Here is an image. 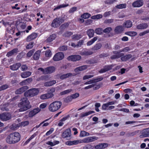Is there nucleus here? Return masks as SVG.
Wrapping results in <instances>:
<instances>
[{
  "label": "nucleus",
  "mask_w": 149,
  "mask_h": 149,
  "mask_svg": "<svg viewBox=\"0 0 149 149\" xmlns=\"http://www.w3.org/2000/svg\"><path fill=\"white\" fill-rule=\"evenodd\" d=\"M8 87V86L7 84L3 85L0 86V91L3 90H5Z\"/></svg>",
  "instance_id": "obj_50"
},
{
  "label": "nucleus",
  "mask_w": 149,
  "mask_h": 149,
  "mask_svg": "<svg viewBox=\"0 0 149 149\" xmlns=\"http://www.w3.org/2000/svg\"><path fill=\"white\" fill-rule=\"evenodd\" d=\"M112 30V28L111 27H107L103 30V32L106 33H109Z\"/></svg>",
  "instance_id": "obj_44"
},
{
  "label": "nucleus",
  "mask_w": 149,
  "mask_h": 149,
  "mask_svg": "<svg viewBox=\"0 0 149 149\" xmlns=\"http://www.w3.org/2000/svg\"><path fill=\"white\" fill-rule=\"evenodd\" d=\"M127 5L126 3L120 4L116 6V7L118 9H122L125 8L126 7Z\"/></svg>",
  "instance_id": "obj_35"
},
{
  "label": "nucleus",
  "mask_w": 149,
  "mask_h": 149,
  "mask_svg": "<svg viewBox=\"0 0 149 149\" xmlns=\"http://www.w3.org/2000/svg\"><path fill=\"white\" fill-rule=\"evenodd\" d=\"M127 34L131 36H134L137 35V33L134 31H130L127 32Z\"/></svg>",
  "instance_id": "obj_45"
},
{
  "label": "nucleus",
  "mask_w": 149,
  "mask_h": 149,
  "mask_svg": "<svg viewBox=\"0 0 149 149\" xmlns=\"http://www.w3.org/2000/svg\"><path fill=\"white\" fill-rule=\"evenodd\" d=\"M108 56V55L106 53H102L99 55V57L100 58H104L105 57H107Z\"/></svg>",
  "instance_id": "obj_59"
},
{
  "label": "nucleus",
  "mask_w": 149,
  "mask_h": 149,
  "mask_svg": "<svg viewBox=\"0 0 149 149\" xmlns=\"http://www.w3.org/2000/svg\"><path fill=\"white\" fill-rule=\"evenodd\" d=\"M94 148V147L90 144H88L83 147V149H93Z\"/></svg>",
  "instance_id": "obj_43"
},
{
  "label": "nucleus",
  "mask_w": 149,
  "mask_h": 149,
  "mask_svg": "<svg viewBox=\"0 0 149 149\" xmlns=\"http://www.w3.org/2000/svg\"><path fill=\"white\" fill-rule=\"evenodd\" d=\"M95 31L96 34L99 35L102 34L103 32L102 28H100L96 29Z\"/></svg>",
  "instance_id": "obj_34"
},
{
  "label": "nucleus",
  "mask_w": 149,
  "mask_h": 149,
  "mask_svg": "<svg viewBox=\"0 0 149 149\" xmlns=\"http://www.w3.org/2000/svg\"><path fill=\"white\" fill-rule=\"evenodd\" d=\"M46 94L47 96V99L52 98L54 96L53 93H46Z\"/></svg>",
  "instance_id": "obj_60"
},
{
  "label": "nucleus",
  "mask_w": 149,
  "mask_h": 149,
  "mask_svg": "<svg viewBox=\"0 0 149 149\" xmlns=\"http://www.w3.org/2000/svg\"><path fill=\"white\" fill-rule=\"evenodd\" d=\"M90 142H91L97 140L98 138L96 136H92L88 137Z\"/></svg>",
  "instance_id": "obj_47"
},
{
  "label": "nucleus",
  "mask_w": 149,
  "mask_h": 149,
  "mask_svg": "<svg viewBox=\"0 0 149 149\" xmlns=\"http://www.w3.org/2000/svg\"><path fill=\"white\" fill-rule=\"evenodd\" d=\"M58 50L60 51H64L67 49V47L65 45H63L60 46L58 48Z\"/></svg>",
  "instance_id": "obj_40"
},
{
  "label": "nucleus",
  "mask_w": 149,
  "mask_h": 149,
  "mask_svg": "<svg viewBox=\"0 0 149 149\" xmlns=\"http://www.w3.org/2000/svg\"><path fill=\"white\" fill-rule=\"evenodd\" d=\"M21 65L20 63H17L14 64L13 65H10V69L13 70H16L18 69Z\"/></svg>",
  "instance_id": "obj_17"
},
{
  "label": "nucleus",
  "mask_w": 149,
  "mask_h": 149,
  "mask_svg": "<svg viewBox=\"0 0 149 149\" xmlns=\"http://www.w3.org/2000/svg\"><path fill=\"white\" fill-rule=\"evenodd\" d=\"M81 37L80 35L76 34L73 36V38L75 40H78L81 38Z\"/></svg>",
  "instance_id": "obj_46"
},
{
  "label": "nucleus",
  "mask_w": 149,
  "mask_h": 149,
  "mask_svg": "<svg viewBox=\"0 0 149 149\" xmlns=\"http://www.w3.org/2000/svg\"><path fill=\"white\" fill-rule=\"evenodd\" d=\"M55 70V68L54 67L50 66L48 67L45 68L44 74H51L54 72Z\"/></svg>",
  "instance_id": "obj_13"
},
{
  "label": "nucleus",
  "mask_w": 149,
  "mask_h": 149,
  "mask_svg": "<svg viewBox=\"0 0 149 149\" xmlns=\"http://www.w3.org/2000/svg\"><path fill=\"white\" fill-rule=\"evenodd\" d=\"M132 22L129 20L125 21L123 24V26L127 28H129L132 26Z\"/></svg>",
  "instance_id": "obj_21"
},
{
  "label": "nucleus",
  "mask_w": 149,
  "mask_h": 149,
  "mask_svg": "<svg viewBox=\"0 0 149 149\" xmlns=\"http://www.w3.org/2000/svg\"><path fill=\"white\" fill-rule=\"evenodd\" d=\"M33 44H34V42H30L26 46V48L27 49H29L33 47Z\"/></svg>",
  "instance_id": "obj_49"
},
{
  "label": "nucleus",
  "mask_w": 149,
  "mask_h": 149,
  "mask_svg": "<svg viewBox=\"0 0 149 149\" xmlns=\"http://www.w3.org/2000/svg\"><path fill=\"white\" fill-rule=\"evenodd\" d=\"M88 67L87 65H83L77 67L75 69L74 71L75 72H77L86 69Z\"/></svg>",
  "instance_id": "obj_20"
},
{
  "label": "nucleus",
  "mask_w": 149,
  "mask_h": 149,
  "mask_svg": "<svg viewBox=\"0 0 149 149\" xmlns=\"http://www.w3.org/2000/svg\"><path fill=\"white\" fill-rule=\"evenodd\" d=\"M132 56L131 54H128L122 56L121 58V60L122 61H125L130 58Z\"/></svg>",
  "instance_id": "obj_27"
},
{
  "label": "nucleus",
  "mask_w": 149,
  "mask_h": 149,
  "mask_svg": "<svg viewBox=\"0 0 149 149\" xmlns=\"http://www.w3.org/2000/svg\"><path fill=\"white\" fill-rule=\"evenodd\" d=\"M72 99L71 96H68L65 98V101L66 102L68 103L71 102Z\"/></svg>",
  "instance_id": "obj_53"
},
{
  "label": "nucleus",
  "mask_w": 149,
  "mask_h": 149,
  "mask_svg": "<svg viewBox=\"0 0 149 149\" xmlns=\"http://www.w3.org/2000/svg\"><path fill=\"white\" fill-rule=\"evenodd\" d=\"M29 124V122L28 121H25L22 122L21 123V125L23 126H25L28 125Z\"/></svg>",
  "instance_id": "obj_62"
},
{
  "label": "nucleus",
  "mask_w": 149,
  "mask_h": 149,
  "mask_svg": "<svg viewBox=\"0 0 149 149\" xmlns=\"http://www.w3.org/2000/svg\"><path fill=\"white\" fill-rule=\"evenodd\" d=\"M93 22V20L91 19H88L86 20L85 22V25H88L91 24Z\"/></svg>",
  "instance_id": "obj_57"
},
{
  "label": "nucleus",
  "mask_w": 149,
  "mask_h": 149,
  "mask_svg": "<svg viewBox=\"0 0 149 149\" xmlns=\"http://www.w3.org/2000/svg\"><path fill=\"white\" fill-rule=\"evenodd\" d=\"M113 21V19H106L104 21V23L107 24V23H112Z\"/></svg>",
  "instance_id": "obj_54"
},
{
  "label": "nucleus",
  "mask_w": 149,
  "mask_h": 149,
  "mask_svg": "<svg viewBox=\"0 0 149 149\" xmlns=\"http://www.w3.org/2000/svg\"><path fill=\"white\" fill-rule=\"evenodd\" d=\"M102 45L101 43H99L95 44L92 48V49L93 51H96L100 49Z\"/></svg>",
  "instance_id": "obj_22"
},
{
  "label": "nucleus",
  "mask_w": 149,
  "mask_h": 149,
  "mask_svg": "<svg viewBox=\"0 0 149 149\" xmlns=\"http://www.w3.org/2000/svg\"><path fill=\"white\" fill-rule=\"evenodd\" d=\"M148 33H149V29L146 30L143 32H141L139 33V35L140 36H142Z\"/></svg>",
  "instance_id": "obj_51"
},
{
  "label": "nucleus",
  "mask_w": 149,
  "mask_h": 149,
  "mask_svg": "<svg viewBox=\"0 0 149 149\" xmlns=\"http://www.w3.org/2000/svg\"><path fill=\"white\" fill-rule=\"evenodd\" d=\"M20 102L18 104V106L20 108L18 110L19 112H23L30 109L31 107V106L30 104V102L28 100L26 97H23L20 100Z\"/></svg>",
  "instance_id": "obj_1"
},
{
  "label": "nucleus",
  "mask_w": 149,
  "mask_h": 149,
  "mask_svg": "<svg viewBox=\"0 0 149 149\" xmlns=\"http://www.w3.org/2000/svg\"><path fill=\"white\" fill-rule=\"evenodd\" d=\"M39 92L38 88H33L30 89L24 93V95L26 97H33L37 95Z\"/></svg>",
  "instance_id": "obj_4"
},
{
  "label": "nucleus",
  "mask_w": 149,
  "mask_h": 149,
  "mask_svg": "<svg viewBox=\"0 0 149 149\" xmlns=\"http://www.w3.org/2000/svg\"><path fill=\"white\" fill-rule=\"evenodd\" d=\"M62 105V102L59 101H55L49 105V109L52 112L55 111L59 109Z\"/></svg>",
  "instance_id": "obj_3"
},
{
  "label": "nucleus",
  "mask_w": 149,
  "mask_h": 149,
  "mask_svg": "<svg viewBox=\"0 0 149 149\" xmlns=\"http://www.w3.org/2000/svg\"><path fill=\"white\" fill-rule=\"evenodd\" d=\"M45 55L46 57H50L52 55L51 51L49 49L47 50L45 52Z\"/></svg>",
  "instance_id": "obj_48"
},
{
  "label": "nucleus",
  "mask_w": 149,
  "mask_h": 149,
  "mask_svg": "<svg viewBox=\"0 0 149 149\" xmlns=\"http://www.w3.org/2000/svg\"><path fill=\"white\" fill-rule=\"evenodd\" d=\"M81 58V56L79 55H71L68 57V59L72 61H78Z\"/></svg>",
  "instance_id": "obj_9"
},
{
  "label": "nucleus",
  "mask_w": 149,
  "mask_h": 149,
  "mask_svg": "<svg viewBox=\"0 0 149 149\" xmlns=\"http://www.w3.org/2000/svg\"><path fill=\"white\" fill-rule=\"evenodd\" d=\"M94 113L95 112L94 111H90L88 112L82 113L80 114V117L81 118H83Z\"/></svg>",
  "instance_id": "obj_29"
},
{
  "label": "nucleus",
  "mask_w": 149,
  "mask_h": 149,
  "mask_svg": "<svg viewBox=\"0 0 149 149\" xmlns=\"http://www.w3.org/2000/svg\"><path fill=\"white\" fill-rule=\"evenodd\" d=\"M97 37H95L92 39L91 40L88 41L87 43L88 46H90L94 42H95L97 40Z\"/></svg>",
  "instance_id": "obj_32"
},
{
  "label": "nucleus",
  "mask_w": 149,
  "mask_h": 149,
  "mask_svg": "<svg viewBox=\"0 0 149 149\" xmlns=\"http://www.w3.org/2000/svg\"><path fill=\"white\" fill-rule=\"evenodd\" d=\"M139 131V130H137L132 132H128L127 134V136L128 137L134 136L138 133Z\"/></svg>",
  "instance_id": "obj_36"
},
{
  "label": "nucleus",
  "mask_w": 149,
  "mask_h": 149,
  "mask_svg": "<svg viewBox=\"0 0 149 149\" xmlns=\"http://www.w3.org/2000/svg\"><path fill=\"white\" fill-rule=\"evenodd\" d=\"M56 35L54 34L50 35L46 40L47 42H50L55 39L56 38Z\"/></svg>",
  "instance_id": "obj_26"
},
{
  "label": "nucleus",
  "mask_w": 149,
  "mask_h": 149,
  "mask_svg": "<svg viewBox=\"0 0 149 149\" xmlns=\"http://www.w3.org/2000/svg\"><path fill=\"white\" fill-rule=\"evenodd\" d=\"M64 21L63 18L59 17L56 18L53 21L51 24L52 27L56 28L60 25Z\"/></svg>",
  "instance_id": "obj_5"
},
{
  "label": "nucleus",
  "mask_w": 149,
  "mask_h": 149,
  "mask_svg": "<svg viewBox=\"0 0 149 149\" xmlns=\"http://www.w3.org/2000/svg\"><path fill=\"white\" fill-rule=\"evenodd\" d=\"M71 135V130L70 129H68L63 132L62 136L63 138H67L70 137Z\"/></svg>",
  "instance_id": "obj_12"
},
{
  "label": "nucleus",
  "mask_w": 149,
  "mask_h": 149,
  "mask_svg": "<svg viewBox=\"0 0 149 149\" xmlns=\"http://www.w3.org/2000/svg\"><path fill=\"white\" fill-rule=\"evenodd\" d=\"M113 67V66L112 65H105L104 66V68L102 69L99 71V72L100 73H103L105 72L108 70H111Z\"/></svg>",
  "instance_id": "obj_14"
},
{
  "label": "nucleus",
  "mask_w": 149,
  "mask_h": 149,
  "mask_svg": "<svg viewBox=\"0 0 149 149\" xmlns=\"http://www.w3.org/2000/svg\"><path fill=\"white\" fill-rule=\"evenodd\" d=\"M12 118V115L9 112H4L0 113V119L3 121H6L10 120Z\"/></svg>",
  "instance_id": "obj_6"
},
{
  "label": "nucleus",
  "mask_w": 149,
  "mask_h": 149,
  "mask_svg": "<svg viewBox=\"0 0 149 149\" xmlns=\"http://www.w3.org/2000/svg\"><path fill=\"white\" fill-rule=\"evenodd\" d=\"M54 129L53 128H51L46 133V136H48L52 132L54 131Z\"/></svg>",
  "instance_id": "obj_63"
},
{
  "label": "nucleus",
  "mask_w": 149,
  "mask_h": 149,
  "mask_svg": "<svg viewBox=\"0 0 149 149\" xmlns=\"http://www.w3.org/2000/svg\"><path fill=\"white\" fill-rule=\"evenodd\" d=\"M72 34V33L71 32L66 31L63 33V36L68 37L70 36Z\"/></svg>",
  "instance_id": "obj_41"
},
{
  "label": "nucleus",
  "mask_w": 149,
  "mask_h": 149,
  "mask_svg": "<svg viewBox=\"0 0 149 149\" xmlns=\"http://www.w3.org/2000/svg\"><path fill=\"white\" fill-rule=\"evenodd\" d=\"M40 53L41 51L40 50H38L35 53L33 56L34 60H37L39 59Z\"/></svg>",
  "instance_id": "obj_24"
},
{
  "label": "nucleus",
  "mask_w": 149,
  "mask_h": 149,
  "mask_svg": "<svg viewBox=\"0 0 149 149\" xmlns=\"http://www.w3.org/2000/svg\"><path fill=\"white\" fill-rule=\"evenodd\" d=\"M79 93H76L74 94H72L70 96L71 97L72 99H74L78 97L79 96Z\"/></svg>",
  "instance_id": "obj_52"
},
{
  "label": "nucleus",
  "mask_w": 149,
  "mask_h": 149,
  "mask_svg": "<svg viewBox=\"0 0 149 149\" xmlns=\"http://www.w3.org/2000/svg\"><path fill=\"white\" fill-rule=\"evenodd\" d=\"M93 52L91 51H84L81 52V55L84 56H88L92 54Z\"/></svg>",
  "instance_id": "obj_31"
},
{
  "label": "nucleus",
  "mask_w": 149,
  "mask_h": 149,
  "mask_svg": "<svg viewBox=\"0 0 149 149\" xmlns=\"http://www.w3.org/2000/svg\"><path fill=\"white\" fill-rule=\"evenodd\" d=\"M68 6V4H67V5H64L63 4L62 5H60V6H58L56 7H55L54 9V11H55V10L60 9L61 8L63 7H65L67 6Z\"/></svg>",
  "instance_id": "obj_42"
},
{
  "label": "nucleus",
  "mask_w": 149,
  "mask_h": 149,
  "mask_svg": "<svg viewBox=\"0 0 149 149\" xmlns=\"http://www.w3.org/2000/svg\"><path fill=\"white\" fill-rule=\"evenodd\" d=\"M124 54L123 53L118 54V55H112L111 57V58L112 59H115L116 58H120Z\"/></svg>",
  "instance_id": "obj_33"
},
{
  "label": "nucleus",
  "mask_w": 149,
  "mask_h": 149,
  "mask_svg": "<svg viewBox=\"0 0 149 149\" xmlns=\"http://www.w3.org/2000/svg\"><path fill=\"white\" fill-rule=\"evenodd\" d=\"M72 91V89H69L66 90H65L63 91H62L60 93V95H63L65 94H66L70 93Z\"/></svg>",
  "instance_id": "obj_38"
},
{
  "label": "nucleus",
  "mask_w": 149,
  "mask_h": 149,
  "mask_svg": "<svg viewBox=\"0 0 149 149\" xmlns=\"http://www.w3.org/2000/svg\"><path fill=\"white\" fill-rule=\"evenodd\" d=\"M94 33V31L93 29H89L87 31V34L90 38L93 37Z\"/></svg>",
  "instance_id": "obj_28"
},
{
  "label": "nucleus",
  "mask_w": 149,
  "mask_h": 149,
  "mask_svg": "<svg viewBox=\"0 0 149 149\" xmlns=\"http://www.w3.org/2000/svg\"><path fill=\"white\" fill-rule=\"evenodd\" d=\"M34 50H32L29 52L27 54V56L28 57H30L34 52Z\"/></svg>",
  "instance_id": "obj_55"
},
{
  "label": "nucleus",
  "mask_w": 149,
  "mask_h": 149,
  "mask_svg": "<svg viewBox=\"0 0 149 149\" xmlns=\"http://www.w3.org/2000/svg\"><path fill=\"white\" fill-rule=\"evenodd\" d=\"M21 136L19 133L16 132L12 133L8 135L6 139V142L10 144L15 143L19 141Z\"/></svg>",
  "instance_id": "obj_2"
},
{
  "label": "nucleus",
  "mask_w": 149,
  "mask_h": 149,
  "mask_svg": "<svg viewBox=\"0 0 149 149\" xmlns=\"http://www.w3.org/2000/svg\"><path fill=\"white\" fill-rule=\"evenodd\" d=\"M64 57V55L62 52H59L56 53L53 58L55 61H58L62 59Z\"/></svg>",
  "instance_id": "obj_7"
},
{
  "label": "nucleus",
  "mask_w": 149,
  "mask_h": 149,
  "mask_svg": "<svg viewBox=\"0 0 149 149\" xmlns=\"http://www.w3.org/2000/svg\"><path fill=\"white\" fill-rule=\"evenodd\" d=\"M93 75H86L84 76L83 77V80H85L86 79H88L91 78L93 77Z\"/></svg>",
  "instance_id": "obj_58"
},
{
  "label": "nucleus",
  "mask_w": 149,
  "mask_h": 149,
  "mask_svg": "<svg viewBox=\"0 0 149 149\" xmlns=\"http://www.w3.org/2000/svg\"><path fill=\"white\" fill-rule=\"evenodd\" d=\"M40 111V109L37 108L36 109H33V110L30 111L29 114V117H32L33 116L38 113Z\"/></svg>",
  "instance_id": "obj_10"
},
{
  "label": "nucleus",
  "mask_w": 149,
  "mask_h": 149,
  "mask_svg": "<svg viewBox=\"0 0 149 149\" xmlns=\"http://www.w3.org/2000/svg\"><path fill=\"white\" fill-rule=\"evenodd\" d=\"M75 73H68L67 74H63L60 76V78L62 80H63L66 78H68L70 77L74 76L76 75Z\"/></svg>",
  "instance_id": "obj_15"
},
{
  "label": "nucleus",
  "mask_w": 149,
  "mask_h": 149,
  "mask_svg": "<svg viewBox=\"0 0 149 149\" xmlns=\"http://www.w3.org/2000/svg\"><path fill=\"white\" fill-rule=\"evenodd\" d=\"M148 25L147 23H143L141 24L136 26V28L138 29L141 30L147 28Z\"/></svg>",
  "instance_id": "obj_19"
},
{
  "label": "nucleus",
  "mask_w": 149,
  "mask_h": 149,
  "mask_svg": "<svg viewBox=\"0 0 149 149\" xmlns=\"http://www.w3.org/2000/svg\"><path fill=\"white\" fill-rule=\"evenodd\" d=\"M15 93L16 94H19L22 93L23 92L21 88H20L16 90L15 91Z\"/></svg>",
  "instance_id": "obj_61"
},
{
  "label": "nucleus",
  "mask_w": 149,
  "mask_h": 149,
  "mask_svg": "<svg viewBox=\"0 0 149 149\" xmlns=\"http://www.w3.org/2000/svg\"><path fill=\"white\" fill-rule=\"evenodd\" d=\"M17 49H14L8 52L7 53L6 56L8 57L11 56L12 55H13L14 54L16 53L17 52Z\"/></svg>",
  "instance_id": "obj_30"
},
{
  "label": "nucleus",
  "mask_w": 149,
  "mask_h": 149,
  "mask_svg": "<svg viewBox=\"0 0 149 149\" xmlns=\"http://www.w3.org/2000/svg\"><path fill=\"white\" fill-rule=\"evenodd\" d=\"M37 34L35 33H33L31 35L27 37L26 40L27 41L29 42L35 39L37 36Z\"/></svg>",
  "instance_id": "obj_16"
},
{
  "label": "nucleus",
  "mask_w": 149,
  "mask_h": 149,
  "mask_svg": "<svg viewBox=\"0 0 149 149\" xmlns=\"http://www.w3.org/2000/svg\"><path fill=\"white\" fill-rule=\"evenodd\" d=\"M77 9V7H73L70 9L69 11L70 13H73L76 11Z\"/></svg>",
  "instance_id": "obj_56"
},
{
  "label": "nucleus",
  "mask_w": 149,
  "mask_h": 149,
  "mask_svg": "<svg viewBox=\"0 0 149 149\" xmlns=\"http://www.w3.org/2000/svg\"><path fill=\"white\" fill-rule=\"evenodd\" d=\"M31 72L30 71H26L21 73V76L23 78H26L30 76Z\"/></svg>",
  "instance_id": "obj_25"
},
{
  "label": "nucleus",
  "mask_w": 149,
  "mask_h": 149,
  "mask_svg": "<svg viewBox=\"0 0 149 149\" xmlns=\"http://www.w3.org/2000/svg\"><path fill=\"white\" fill-rule=\"evenodd\" d=\"M56 83V81L55 80H52L45 82L44 85L45 86H50L53 85Z\"/></svg>",
  "instance_id": "obj_23"
},
{
  "label": "nucleus",
  "mask_w": 149,
  "mask_h": 149,
  "mask_svg": "<svg viewBox=\"0 0 149 149\" xmlns=\"http://www.w3.org/2000/svg\"><path fill=\"white\" fill-rule=\"evenodd\" d=\"M89 135L88 133L84 131H81L80 135V137H84Z\"/></svg>",
  "instance_id": "obj_37"
},
{
  "label": "nucleus",
  "mask_w": 149,
  "mask_h": 149,
  "mask_svg": "<svg viewBox=\"0 0 149 149\" xmlns=\"http://www.w3.org/2000/svg\"><path fill=\"white\" fill-rule=\"evenodd\" d=\"M28 87L27 86H24L21 88L23 93L26 90L28 89Z\"/></svg>",
  "instance_id": "obj_64"
},
{
  "label": "nucleus",
  "mask_w": 149,
  "mask_h": 149,
  "mask_svg": "<svg viewBox=\"0 0 149 149\" xmlns=\"http://www.w3.org/2000/svg\"><path fill=\"white\" fill-rule=\"evenodd\" d=\"M91 15L88 13H84L81 15V17L84 19H86L88 18L91 16Z\"/></svg>",
  "instance_id": "obj_39"
},
{
  "label": "nucleus",
  "mask_w": 149,
  "mask_h": 149,
  "mask_svg": "<svg viewBox=\"0 0 149 149\" xmlns=\"http://www.w3.org/2000/svg\"><path fill=\"white\" fill-rule=\"evenodd\" d=\"M123 30V27L122 26L119 25L116 27L114 31L116 34H119L121 33Z\"/></svg>",
  "instance_id": "obj_11"
},
{
  "label": "nucleus",
  "mask_w": 149,
  "mask_h": 149,
  "mask_svg": "<svg viewBox=\"0 0 149 149\" xmlns=\"http://www.w3.org/2000/svg\"><path fill=\"white\" fill-rule=\"evenodd\" d=\"M141 134L139 136V137L141 138L149 137V128L142 130Z\"/></svg>",
  "instance_id": "obj_8"
},
{
  "label": "nucleus",
  "mask_w": 149,
  "mask_h": 149,
  "mask_svg": "<svg viewBox=\"0 0 149 149\" xmlns=\"http://www.w3.org/2000/svg\"><path fill=\"white\" fill-rule=\"evenodd\" d=\"M32 81V79L31 78H29L22 81L19 84L21 86L27 85L30 84Z\"/></svg>",
  "instance_id": "obj_18"
}]
</instances>
